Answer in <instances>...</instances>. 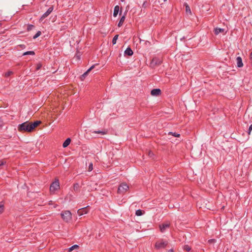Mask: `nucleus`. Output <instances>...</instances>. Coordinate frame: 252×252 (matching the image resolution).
I'll return each instance as SVG.
<instances>
[{
	"label": "nucleus",
	"mask_w": 252,
	"mask_h": 252,
	"mask_svg": "<svg viewBox=\"0 0 252 252\" xmlns=\"http://www.w3.org/2000/svg\"><path fill=\"white\" fill-rule=\"evenodd\" d=\"M41 123L40 121H35L33 123H30L27 121L19 125L18 126V130L20 132H30L32 131L35 127L41 124Z\"/></svg>",
	"instance_id": "1"
},
{
	"label": "nucleus",
	"mask_w": 252,
	"mask_h": 252,
	"mask_svg": "<svg viewBox=\"0 0 252 252\" xmlns=\"http://www.w3.org/2000/svg\"><path fill=\"white\" fill-rule=\"evenodd\" d=\"M62 218L66 222L69 221L72 219V214L69 211H65L61 214Z\"/></svg>",
	"instance_id": "2"
},
{
	"label": "nucleus",
	"mask_w": 252,
	"mask_h": 252,
	"mask_svg": "<svg viewBox=\"0 0 252 252\" xmlns=\"http://www.w3.org/2000/svg\"><path fill=\"white\" fill-rule=\"evenodd\" d=\"M168 242L167 241H163V240H160L159 241H157L156 243L155 247L156 249L159 250L165 248Z\"/></svg>",
	"instance_id": "3"
},
{
	"label": "nucleus",
	"mask_w": 252,
	"mask_h": 252,
	"mask_svg": "<svg viewBox=\"0 0 252 252\" xmlns=\"http://www.w3.org/2000/svg\"><path fill=\"white\" fill-rule=\"evenodd\" d=\"M129 189L128 186L125 183H122L119 187L118 189V193L119 194H123L126 192Z\"/></svg>",
	"instance_id": "4"
},
{
	"label": "nucleus",
	"mask_w": 252,
	"mask_h": 252,
	"mask_svg": "<svg viewBox=\"0 0 252 252\" xmlns=\"http://www.w3.org/2000/svg\"><path fill=\"white\" fill-rule=\"evenodd\" d=\"M60 188V183L57 180L52 183L50 187V190L51 192H54L55 191L59 189Z\"/></svg>",
	"instance_id": "5"
},
{
	"label": "nucleus",
	"mask_w": 252,
	"mask_h": 252,
	"mask_svg": "<svg viewBox=\"0 0 252 252\" xmlns=\"http://www.w3.org/2000/svg\"><path fill=\"white\" fill-rule=\"evenodd\" d=\"M162 63V61L160 59L157 57L154 58L150 63V65L152 67H154L156 65H160Z\"/></svg>",
	"instance_id": "6"
},
{
	"label": "nucleus",
	"mask_w": 252,
	"mask_h": 252,
	"mask_svg": "<svg viewBox=\"0 0 252 252\" xmlns=\"http://www.w3.org/2000/svg\"><path fill=\"white\" fill-rule=\"evenodd\" d=\"M170 223L168 222H166L165 223H163L159 225V227L160 229V231L162 233L165 232L167 229H168L170 226Z\"/></svg>",
	"instance_id": "7"
},
{
	"label": "nucleus",
	"mask_w": 252,
	"mask_h": 252,
	"mask_svg": "<svg viewBox=\"0 0 252 252\" xmlns=\"http://www.w3.org/2000/svg\"><path fill=\"white\" fill-rule=\"evenodd\" d=\"M53 6H51L48 8V9L40 17L39 21L42 22L44 19L48 17L49 14L53 11Z\"/></svg>",
	"instance_id": "8"
},
{
	"label": "nucleus",
	"mask_w": 252,
	"mask_h": 252,
	"mask_svg": "<svg viewBox=\"0 0 252 252\" xmlns=\"http://www.w3.org/2000/svg\"><path fill=\"white\" fill-rule=\"evenodd\" d=\"M88 206L84 208H82L81 209H79L77 213L79 216H82L84 214H86L88 213V211L87 210V208Z\"/></svg>",
	"instance_id": "9"
},
{
	"label": "nucleus",
	"mask_w": 252,
	"mask_h": 252,
	"mask_svg": "<svg viewBox=\"0 0 252 252\" xmlns=\"http://www.w3.org/2000/svg\"><path fill=\"white\" fill-rule=\"evenodd\" d=\"M97 64H94L92 66H91L83 75H82L81 78V79H84L86 76L88 75V73L91 71L92 70L93 68H94V66L96 65Z\"/></svg>",
	"instance_id": "10"
},
{
	"label": "nucleus",
	"mask_w": 252,
	"mask_h": 252,
	"mask_svg": "<svg viewBox=\"0 0 252 252\" xmlns=\"http://www.w3.org/2000/svg\"><path fill=\"white\" fill-rule=\"evenodd\" d=\"M161 93V91L159 89H155L151 91V94L152 95L157 96L158 95Z\"/></svg>",
	"instance_id": "11"
},
{
	"label": "nucleus",
	"mask_w": 252,
	"mask_h": 252,
	"mask_svg": "<svg viewBox=\"0 0 252 252\" xmlns=\"http://www.w3.org/2000/svg\"><path fill=\"white\" fill-rule=\"evenodd\" d=\"M237 66L238 67H242L243 66L242 58L240 57H238L236 58Z\"/></svg>",
	"instance_id": "12"
},
{
	"label": "nucleus",
	"mask_w": 252,
	"mask_h": 252,
	"mask_svg": "<svg viewBox=\"0 0 252 252\" xmlns=\"http://www.w3.org/2000/svg\"><path fill=\"white\" fill-rule=\"evenodd\" d=\"M91 132L92 134H100L101 135H105L107 133V131L106 130H94L91 131Z\"/></svg>",
	"instance_id": "13"
},
{
	"label": "nucleus",
	"mask_w": 252,
	"mask_h": 252,
	"mask_svg": "<svg viewBox=\"0 0 252 252\" xmlns=\"http://www.w3.org/2000/svg\"><path fill=\"white\" fill-rule=\"evenodd\" d=\"M133 51L130 48L128 47L125 51V54L127 55L128 56H132L133 55Z\"/></svg>",
	"instance_id": "14"
},
{
	"label": "nucleus",
	"mask_w": 252,
	"mask_h": 252,
	"mask_svg": "<svg viewBox=\"0 0 252 252\" xmlns=\"http://www.w3.org/2000/svg\"><path fill=\"white\" fill-rule=\"evenodd\" d=\"M120 7L119 6L116 5L114 7V12H113V16L114 17H117L119 11Z\"/></svg>",
	"instance_id": "15"
},
{
	"label": "nucleus",
	"mask_w": 252,
	"mask_h": 252,
	"mask_svg": "<svg viewBox=\"0 0 252 252\" xmlns=\"http://www.w3.org/2000/svg\"><path fill=\"white\" fill-rule=\"evenodd\" d=\"M224 31V29L217 28L215 29V33L216 35L219 34L220 33L223 32Z\"/></svg>",
	"instance_id": "16"
},
{
	"label": "nucleus",
	"mask_w": 252,
	"mask_h": 252,
	"mask_svg": "<svg viewBox=\"0 0 252 252\" xmlns=\"http://www.w3.org/2000/svg\"><path fill=\"white\" fill-rule=\"evenodd\" d=\"M70 141H71V140L69 138H67L63 144V147L66 148V147H67L69 145V144H70Z\"/></svg>",
	"instance_id": "17"
},
{
	"label": "nucleus",
	"mask_w": 252,
	"mask_h": 252,
	"mask_svg": "<svg viewBox=\"0 0 252 252\" xmlns=\"http://www.w3.org/2000/svg\"><path fill=\"white\" fill-rule=\"evenodd\" d=\"M125 19H126V17H125V15L121 17V18L120 20L119 21V23L118 24V26L119 27H121L123 25V23H124Z\"/></svg>",
	"instance_id": "18"
},
{
	"label": "nucleus",
	"mask_w": 252,
	"mask_h": 252,
	"mask_svg": "<svg viewBox=\"0 0 252 252\" xmlns=\"http://www.w3.org/2000/svg\"><path fill=\"white\" fill-rule=\"evenodd\" d=\"M79 247V246L77 245H74L72 246H71V247H70L69 249H68V252H71V251H72L74 249H77Z\"/></svg>",
	"instance_id": "19"
},
{
	"label": "nucleus",
	"mask_w": 252,
	"mask_h": 252,
	"mask_svg": "<svg viewBox=\"0 0 252 252\" xmlns=\"http://www.w3.org/2000/svg\"><path fill=\"white\" fill-rule=\"evenodd\" d=\"M119 35L118 34L115 35L112 40V43L113 45L115 44L116 43L117 40L118 38Z\"/></svg>",
	"instance_id": "20"
},
{
	"label": "nucleus",
	"mask_w": 252,
	"mask_h": 252,
	"mask_svg": "<svg viewBox=\"0 0 252 252\" xmlns=\"http://www.w3.org/2000/svg\"><path fill=\"white\" fill-rule=\"evenodd\" d=\"M186 11L187 13H189L190 14L191 13L190 7L188 4L186 5Z\"/></svg>",
	"instance_id": "21"
},
{
	"label": "nucleus",
	"mask_w": 252,
	"mask_h": 252,
	"mask_svg": "<svg viewBox=\"0 0 252 252\" xmlns=\"http://www.w3.org/2000/svg\"><path fill=\"white\" fill-rule=\"evenodd\" d=\"M34 55V52L33 51H27L25 53H24L23 55Z\"/></svg>",
	"instance_id": "22"
},
{
	"label": "nucleus",
	"mask_w": 252,
	"mask_h": 252,
	"mask_svg": "<svg viewBox=\"0 0 252 252\" xmlns=\"http://www.w3.org/2000/svg\"><path fill=\"white\" fill-rule=\"evenodd\" d=\"M168 134H169V135H170V134H171V135H172L173 136H174V137H179L180 136V134H178V133H175V132L173 133V132H169L168 133Z\"/></svg>",
	"instance_id": "23"
},
{
	"label": "nucleus",
	"mask_w": 252,
	"mask_h": 252,
	"mask_svg": "<svg viewBox=\"0 0 252 252\" xmlns=\"http://www.w3.org/2000/svg\"><path fill=\"white\" fill-rule=\"evenodd\" d=\"M135 214L136 216H141L143 214H142V212L141 210H137L136 211V213H135Z\"/></svg>",
	"instance_id": "24"
},
{
	"label": "nucleus",
	"mask_w": 252,
	"mask_h": 252,
	"mask_svg": "<svg viewBox=\"0 0 252 252\" xmlns=\"http://www.w3.org/2000/svg\"><path fill=\"white\" fill-rule=\"evenodd\" d=\"M41 34V32L38 31L37 32V33L33 36V39H35L37 38L38 36H39Z\"/></svg>",
	"instance_id": "25"
},
{
	"label": "nucleus",
	"mask_w": 252,
	"mask_h": 252,
	"mask_svg": "<svg viewBox=\"0 0 252 252\" xmlns=\"http://www.w3.org/2000/svg\"><path fill=\"white\" fill-rule=\"evenodd\" d=\"M12 74H13V72L12 71H7V72H6L5 73L4 76L6 77H9L10 75H11Z\"/></svg>",
	"instance_id": "26"
},
{
	"label": "nucleus",
	"mask_w": 252,
	"mask_h": 252,
	"mask_svg": "<svg viewBox=\"0 0 252 252\" xmlns=\"http://www.w3.org/2000/svg\"><path fill=\"white\" fill-rule=\"evenodd\" d=\"M184 250L187 251V252H189L191 250V248L188 245H185L184 246Z\"/></svg>",
	"instance_id": "27"
},
{
	"label": "nucleus",
	"mask_w": 252,
	"mask_h": 252,
	"mask_svg": "<svg viewBox=\"0 0 252 252\" xmlns=\"http://www.w3.org/2000/svg\"><path fill=\"white\" fill-rule=\"evenodd\" d=\"M93 163H90V164L89 165L88 170H89V171H91L93 170Z\"/></svg>",
	"instance_id": "28"
},
{
	"label": "nucleus",
	"mask_w": 252,
	"mask_h": 252,
	"mask_svg": "<svg viewBox=\"0 0 252 252\" xmlns=\"http://www.w3.org/2000/svg\"><path fill=\"white\" fill-rule=\"evenodd\" d=\"M34 26L32 25H29L28 26L27 30L28 31H31L32 29Z\"/></svg>",
	"instance_id": "29"
},
{
	"label": "nucleus",
	"mask_w": 252,
	"mask_h": 252,
	"mask_svg": "<svg viewBox=\"0 0 252 252\" xmlns=\"http://www.w3.org/2000/svg\"><path fill=\"white\" fill-rule=\"evenodd\" d=\"M252 130V125H251L249 128L248 133L249 135L251 134V131Z\"/></svg>",
	"instance_id": "30"
},
{
	"label": "nucleus",
	"mask_w": 252,
	"mask_h": 252,
	"mask_svg": "<svg viewBox=\"0 0 252 252\" xmlns=\"http://www.w3.org/2000/svg\"><path fill=\"white\" fill-rule=\"evenodd\" d=\"M6 161L4 160H0V166L4 165Z\"/></svg>",
	"instance_id": "31"
},
{
	"label": "nucleus",
	"mask_w": 252,
	"mask_h": 252,
	"mask_svg": "<svg viewBox=\"0 0 252 252\" xmlns=\"http://www.w3.org/2000/svg\"><path fill=\"white\" fill-rule=\"evenodd\" d=\"M3 211V205L0 204V214L2 213Z\"/></svg>",
	"instance_id": "32"
},
{
	"label": "nucleus",
	"mask_w": 252,
	"mask_h": 252,
	"mask_svg": "<svg viewBox=\"0 0 252 252\" xmlns=\"http://www.w3.org/2000/svg\"><path fill=\"white\" fill-rule=\"evenodd\" d=\"M216 241V240L215 239H210L208 241V242L211 244V243H214Z\"/></svg>",
	"instance_id": "33"
},
{
	"label": "nucleus",
	"mask_w": 252,
	"mask_h": 252,
	"mask_svg": "<svg viewBox=\"0 0 252 252\" xmlns=\"http://www.w3.org/2000/svg\"><path fill=\"white\" fill-rule=\"evenodd\" d=\"M78 187H79V184H76L74 186V189H77Z\"/></svg>",
	"instance_id": "34"
},
{
	"label": "nucleus",
	"mask_w": 252,
	"mask_h": 252,
	"mask_svg": "<svg viewBox=\"0 0 252 252\" xmlns=\"http://www.w3.org/2000/svg\"><path fill=\"white\" fill-rule=\"evenodd\" d=\"M153 155V153H152L151 152H149V156L150 157H152Z\"/></svg>",
	"instance_id": "35"
},
{
	"label": "nucleus",
	"mask_w": 252,
	"mask_h": 252,
	"mask_svg": "<svg viewBox=\"0 0 252 252\" xmlns=\"http://www.w3.org/2000/svg\"><path fill=\"white\" fill-rule=\"evenodd\" d=\"M250 58H251V60L252 62V52H251V55H250Z\"/></svg>",
	"instance_id": "36"
},
{
	"label": "nucleus",
	"mask_w": 252,
	"mask_h": 252,
	"mask_svg": "<svg viewBox=\"0 0 252 252\" xmlns=\"http://www.w3.org/2000/svg\"><path fill=\"white\" fill-rule=\"evenodd\" d=\"M2 125V121L1 119V118H0V126H1Z\"/></svg>",
	"instance_id": "37"
},
{
	"label": "nucleus",
	"mask_w": 252,
	"mask_h": 252,
	"mask_svg": "<svg viewBox=\"0 0 252 252\" xmlns=\"http://www.w3.org/2000/svg\"><path fill=\"white\" fill-rule=\"evenodd\" d=\"M168 252H173V250L172 249H171Z\"/></svg>",
	"instance_id": "38"
},
{
	"label": "nucleus",
	"mask_w": 252,
	"mask_h": 252,
	"mask_svg": "<svg viewBox=\"0 0 252 252\" xmlns=\"http://www.w3.org/2000/svg\"><path fill=\"white\" fill-rule=\"evenodd\" d=\"M40 67V66H38L37 69H39Z\"/></svg>",
	"instance_id": "39"
},
{
	"label": "nucleus",
	"mask_w": 252,
	"mask_h": 252,
	"mask_svg": "<svg viewBox=\"0 0 252 252\" xmlns=\"http://www.w3.org/2000/svg\"><path fill=\"white\" fill-rule=\"evenodd\" d=\"M122 2L124 1L125 0H121Z\"/></svg>",
	"instance_id": "40"
},
{
	"label": "nucleus",
	"mask_w": 252,
	"mask_h": 252,
	"mask_svg": "<svg viewBox=\"0 0 252 252\" xmlns=\"http://www.w3.org/2000/svg\"><path fill=\"white\" fill-rule=\"evenodd\" d=\"M166 0H163V1H166Z\"/></svg>",
	"instance_id": "41"
}]
</instances>
